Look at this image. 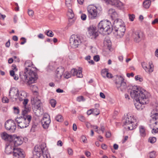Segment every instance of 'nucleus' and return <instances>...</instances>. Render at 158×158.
Masks as SVG:
<instances>
[{
    "mask_svg": "<svg viewBox=\"0 0 158 158\" xmlns=\"http://www.w3.org/2000/svg\"><path fill=\"white\" fill-rule=\"evenodd\" d=\"M130 94L132 98L135 99L136 102L134 105L138 110H142L144 107L143 105L149 102L150 94L145 90H141L137 86L132 87Z\"/></svg>",
    "mask_w": 158,
    "mask_h": 158,
    "instance_id": "1",
    "label": "nucleus"
},
{
    "mask_svg": "<svg viewBox=\"0 0 158 158\" xmlns=\"http://www.w3.org/2000/svg\"><path fill=\"white\" fill-rule=\"evenodd\" d=\"M32 65V62L30 60H27L24 64L25 67L24 73L22 77L23 80L27 82L29 84H31L35 82L38 79V76L36 72H34L32 69H30Z\"/></svg>",
    "mask_w": 158,
    "mask_h": 158,
    "instance_id": "2",
    "label": "nucleus"
},
{
    "mask_svg": "<svg viewBox=\"0 0 158 158\" xmlns=\"http://www.w3.org/2000/svg\"><path fill=\"white\" fill-rule=\"evenodd\" d=\"M30 111L29 108H25L22 110V116L16 118L15 121L18 124V126L21 128H24L28 127L31 122L32 117L30 115L27 114Z\"/></svg>",
    "mask_w": 158,
    "mask_h": 158,
    "instance_id": "3",
    "label": "nucleus"
},
{
    "mask_svg": "<svg viewBox=\"0 0 158 158\" xmlns=\"http://www.w3.org/2000/svg\"><path fill=\"white\" fill-rule=\"evenodd\" d=\"M98 26V31L103 34H109L113 31V27L110 22L107 20L101 21Z\"/></svg>",
    "mask_w": 158,
    "mask_h": 158,
    "instance_id": "4",
    "label": "nucleus"
},
{
    "mask_svg": "<svg viewBox=\"0 0 158 158\" xmlns=\"http://www.w3.org/2000/svg\"><path fill=\"white\" fill-rule=\"evenodd\" d=\"M125 26L123 21L120 19H117L114 22V26L113 27V32L116 33V35L120 36H123L125 31Z\"/></svg>",
    "mask_w": 158,
    "mask_h": 158,
    "instance_id": "5",
    "label": "nucleus"
},
{
    "mask_svg": "<svg viewBox=\"0 0 158 158\" xmlns=\"http://www.w3.org/2000/svg\"><path fill=\"white\" fill-rule=\"evenodd\" d=\"M20 148L15 149L14 147H11L9 145L6 147L5 152L7 154L12 153L13 158H24L25 155L23 152Z\"/></svg>",
    "mask_w": 158,
    "mask_h": 158,
    "instance_id": "6",
    "label": "nucleus"
},
{
    "mask_svg": "<svg viewBox=\"0 0 158 158\" xmlns=\"http://www.w3.org/2000/svg\"><path fill=\"white\" fill-rule=\"evenodd\" d=\"M47 150L46 144L44 143H42L40 145H36L32 152L34 158H39L41 154L43 156Z\"/></svg>",
    "mask_w": 158,
    "mask_h": 158,
    "instance_id": "7",
    "label": "nucleus"
},
{
    "mask_svg": "<svg viewBox=\"0 0 158 158\" xmlns=\"http://www.w3.org/2000/svg\"><path fill=\"white\" fill-rule=\"evenodd\" d=\"M150 127L152 130V133H158V112L152 113V115L151 116Z\"/></svg>",
    "mask_w": 158,
    "mask_h": 158,
    "instance_id": "8",
    "label": "nucleus"
},
{
    "mask_svg": "<svg viewBox=\"0 0 158 158\" xmlns=\"http://www.w3.org/2000/svg\"><path fill=\"white\" fill-rule=\"evenodd\" d=\"M88 17L89 19H94L97 18V8L93 5H90L87 7Z\"/></svg>",
    "mask_w": 158,
    "mask_h": 158,
    "instance_id": "9",
    "label": "nucleus"
},
{
    "mask_svg": "<svg viewBox=\"0 0 158 158\" xmlns=\"http://www.w3.org/2000/svg\"><path fill=\"white\" fill-rule=\"evenodd\" d=\"M82 42V40L79 37L73 35L71 36L69 39V43L71 47L75 48L78 47V46Z\"/></svg>",
    "mask_w": 158,
    "mask_h": 158,
    "instance_id": "10",
    "label": "nucleus"
},
{
    "mask_svg": "<svg viewBox=\"0 0 158 158\" xmlns=\"http://www.w3.org/2000/svg\"><path fill=\"white\" fill-rule=\"evenodd\" d=\"M132 119V117L127 114L122 120L123 126L127 125H130L127 126V128L129 130H132L135 128V126H133V122Z\"/></svg>",
    "mask_w": 158,
    "mask_h": 158,
    "instance_id": "11",
    "label": "nucleus"
},
{
    "mask_svg": "<svg viewBox=\"0 0 158 158\" xmlns=\"http://www.w3.org/2000/svg\"><path fill=\"white\" fill-rule=\"evenodd\" d=\"M10 142L11 145L14 144V146H18L23 143V139L22 137L17 136L16 135H13L10 137Z\"/></svg>",
    "mask_w": 158,
    "mask_h": 158,
    "instance_id": "12",
    "label": "nucleus"
},
{
    "mask_svg": "<svg viewBox=\"0 0 158 158\" xmlns=\"http://www.w3.org/2000/svg\"><path fill=\"white\" fill-rule=\"evenodd\" d=\"M115 84L118 89H120L122 91L126 89V83L124 81V79L121 76L119 77L118 80H116Z\"/></svg>",
    "mask_w": 158,
    "mask_h": 158,
    "instance_id": "13",
    "label": "nucleus"
},
{
    "mask_svg": "<svg viewBox=\"0 0 158 158\" xmlns=\"http://www.w3.org/2000/svg\"><path fill=\"white\" fill-rule=\"evenodd\" d=\"M5 126L7 130L12 133L14 132L16 128V125L15 121L12 119H9L6 121L5 123Z\"/></svg>",
    "mask_w": 158,
    "mask_h": 158,
    "instance_id": "14",
    "label": "nucleus"
},
{
    "mask_svg": "<svg viewBox=\"0 0 158 158\" xmlns=\"http://www.w3.org/2000/svg\"><path fill=\"white\" fill-rule=\"evenodd\" d=\"M50 122V116L48 114L45 115L41 121L43 127L45 129L48 128Z\"/></svg>",
    "mask_w": 158,
    "mask_h": 158,
    "instance_id": "15",
    "label": "nucleus"
},
{
    "mask_svg": "<svg viewBox=\"0 0 158 158\" xmlns=\"http://www.w3.org/2000/svg\"><path fill=\"white\" fill-rule=\"evenodd\" d=\"M19 92V91L17 89L14 87L11 88L9 93L10 98L12 99H15L16 100L18 99Z\"/></svg>",
    "mask_w": 158,
    "mask_h": 158,
    "instance_id": "16",
    "label": "nucleus"
},
{
    "mask_svg": "<svg viewBox=\"0 0 158 158\" xmlns=\"http://www.w3.org/2000/svg\"><path fill=\"white\" fill-rule=\"evenodd\" d=\"M134 41L136 42H140L143 37V33L139 30L134 31L133 34Z\"/></svg>",
    "mask_w": 158,
    "mask_h": 158,
    "instance_id": "17",
    "label": "nucleus"
},
{
    "mask_svg": "<svg viewBox=\"0 0 158 158\" xmlns=\"http://www.w3.org/2000/svg\"><path fill=\"white\" fill-rule=\"evenodd\" d=\"M88 31L89 35L92 36L94 38H96L98 35V31H97L95 27H90L88 28Z\"/></svg>",
    "mask_w": 158,
    "mask_h": 158,
    "instance_id": "18",
    "label": "nucleus"
},
{
    "mask_svg": "<svg viewBox=\"0 0 158 158\" xmlns=\"http://www.w3.org/2000/svg\"><path fill=\"white\" fill-rule=\"evenodd\" d=\"M31 100L32 102H33V103L35 104V107L37 110H40L42 105V103L40 102V100L38 99L37 98H35L32 99Z\"/></svg>",
    "mask_w": 158,
    "mask_h": 158,
    "instance_id": "19",
    "label": "nucleus"
},
{
    "mask_svg": "<svg viewBox=\"0 0 158 158\" xmlns=\"http://www.w3.org/2000/svg\"><path fill=\"white\" fill-rule=\"evenodd\" d=\"M109 15L110 16L112 19L114 20L118 17V15L115 10L113 9H110L108 12Z\"/></svg>",
    "mask_w": 158,
    "mask_h": 158,
    "instance_id": "20",
    "label": "nucleus"
},
{
    "mask_svg": "<svg viewBox=\"0 0 158 158\" xmlns=\"http://www.w3.org/2000/svg\"><path fill=\"white\" fill-rule=\"evenodd\" d=\"M64 71V68L61 66L58 67L56 70V76L58 78H60Z\"/></svg>",
    "mask_w": 158,
    "mask_h": 158,
    "instance_id": "21",
    "label": "nucleus"
},
{
    "mask_svg": "<svg viewBox=\"0 0 158 158\" xmlns=\"http://www.w3.org/2000/svg\"><path fill=\"white\" fill-rule=\"evenodd\" d=\"M113 6L116 7L119 9H121L123 8V4L119 0H114Z\"/></svg>",
    "mask_w": 158,
    "mask_h": 158,
    "instance_id": "22",
    "label": "nucleus"
},
{
    "mask_svg": "<svg viewBox=\"0 0 158 158\" xmlns=\"http://www.w3.org/2000/svg\"><path fill=\"white\" fill-rule=\"evenodd\" d=\"M27 96V94L26 92L24 91H22L20 93L19 92L18 99H19L20 101H21L26 98Z\"/></svg>",
    "mask_w": 158,
    "mask_h": 158,
    "instance_id": "23",
    "label": "nucleus"
},
{
    "mask_svg": "<svg viewBox=\"0 0 158 158\" xmlns=\"http://www.w3.org/2000/svg\"><path fill=\"white\" fill-rule=\"evenodd\" d=\"M139 132L140 135L143 137H144L146 135L145 130L143 126H140L139 127Z\"/></svg>",
    "mask_w": 158,
    "mask_h": 158,
    "instance_id": "24",
    "label": "nucleus"
},
{
    "mask_svg": "<svg viewBox=\"0 0 158 158\" xmlns=\"http://www.w3.org/2000/svg\"><path fill=\"white\" fill-rule=\"evenodd\" d=\"M67 15L69 19H73L74 18V15L72 9L69 8Z\"/></svg>",
    "mask_w": 158,
    "mask_h": 158,
    "instance_id": "25",
    "label": "nucleus"
},
{
    "mask_svg": "<svg viewBox=\"0 0 158 158\" xmlns=\"http://www.w3.org/2000/svg\"><path fill=\"white\" fill-rule=\"evenodd\" d=\"M150 0H146L143 2V6L145 8H148L151 5Z\"/></svg>",
    "mask_w": 158,
    "mask_h": 158,
    "instance_id": "26",
    "label": "nucleus"
},
{
    "mask_svg": "<svg viewBox=\"0 0 158 158\" xmlns=\"http://www.w3.org/2000/svg\"><path fill=\"white\" fill-rule=\"evenodd\" d=\"M12 136L11 135H9L6 133L5 132H3L2 135V139L6 140H8L10 141V137Z\"/></svg>",
    "mask_w": 158,
    "mask_h": 158,
    "instance_id": "27",
    "label": "nucleus"
},
{
    "mask_svg": "<svg viewBox=\"0 0 158 158\" xmlns=\"http://www.w3.org/2000/svg\"><path fill=\"white\" fill-rule=\"evenodd\" d=\"M15 72L13 70H10V75L11 76L13 77L14 79L15 80H17L18 79L19 77L18 76H16V75L15 74Z\"/></svg>",
    "mask_w": 158,
    "mask_h": 158,
    "instance_id": "28",
    "label": "nucleus"
},
{
    "mask_svg": "<svg viewBox=\"0 0 158 158\" xmlns=\"http://www.w3.org/2000/svg\"><path fill=\"white\" fill-rule=\"evenodd\" d=\"M55 120L58 122H62L63 121V118L62 116L60 114H58L55 118Z\"/></svg>",
    "mask_w": 158,
    "mask_h": 158,
    "instance_id": "29",
    "label": "nucleus"
},
{
    "mask_svg": "<svg viewBox=\"0 0 158 158\" xmlns=\"http://www.w3.org/2000/svg\"><path fill=\"white\" fill-rule=\"evenodd\" d=\"M108 73V69H105L102 70L101 74L103 77H106L107 73Z\"/></svg>",
    "mask_w": 158,
    "mask_h": 158,
    "instance_id": "30",
    "label": "nucleus"
},
{
    "mask_svg": "<svg viewBox=\"0 0 158 158\" xmlns=\"http://www.w3.org/2000/svg\"><path fill=\"white\" fill-rule=\"evenodd\" d=\"M93 114L95 116H97L100 114V111L97 108L92 109Z\"/></svg>",
    "mask_w": 158,
    "mask_h": 158,
    "instance_id": "31",
    "label": "nucleus"
},
{
    "mask_svg": "<svg viewBox=\"0 0 158 158\" xmlns=\"http://www.w3.org/2000/svg\"><path fill=\"white\" fill-rule=\"evenodd\" d=\"M149 73L152 72L153 70L154 65L152 61H150L149 62Z\"/></svg>",
    "mask_w": 158,
    "mask_h": 158,
    "instance_id": "32",
    "label": "nucleus"
},
{
    "mask_svg": "<svg viewBox=\"0 0 158 158\" xmlns=\"http://www.w3.org/2000/svg\"><path fill=\"white\" fill-rule=\"evenodd\" d=\"M38 125V123H36L33 122L32 123L31 128V131L34 132L35 131V129Z\"/></svg>",
    "mask_w": 158,
    "mask_h": 158,
    "instance_id": "33",
    "label": "nucleus"
},
{
    "mask_svg": "<svg viewBox=\"0 0 158 158\" xmlns=\"http://www.w3.org/2000/svg\"><path fill=\"white\" fill-rule=\"evenodd\" d=\"M72 0H66L65 4L67 7H69L72 6Z\"/></svg>",
    "mask_w": 158,
    "mask_h": 158,
    "instance_id": "34",
    "label": "nucleus"
},
{
    "mask_svg": "<svg viewBox=\"0 0 158 158\" xmlns=\"http://www.w3.org/2000/svg\"><path fill=\"white\" fill-rule=\"evenodd\" d=\"M71 76L72 75L71 74V73L69 72H65L64 74V77L66 79H68L69 78L71 77Z\"/></svg>",
    "mask_w": 158,
    "mask_h": 158,
    "instance_id": "35",
    "label": "nucleus"
},
{
    "mask_svg": "<svg viewBox=\"0 0 158 158\" xmlns=\"http://www.w3.org/2000/svg\"><path fill=\"white\" fill-rule=\"evenodd\" d=\"M50 103L52 107H55L56 104V101L53 99H51L50 101Z\"/></svg>",
    "mask_w": 158,
    "mask_h": 158,
    "instance_id": "36",
    "label": "nucleus"
},
{
    "mask_svg": "<svg viewBox=\"0 0 158 158\" xmlns=\"http://www.w3.org/2000/svg\"><path fill=\"white\" fill-rule=\"evenodd\" d=\"M76 76L77 77L81 78L83 77V75L82 73V71L80 70H78Z\"/></svg>",
    "mask_w": 158,
    "mask_h": 158,
    "instance_id": "37",
    "label": "nucleus"
},
{
    "mask_svg": "<svg viewBox=\"0 0 158 158\" xmlns=\"http://www.w3.org/2000/svg\"><path fill=\"white\" fill-rule=\"evenodd\" d=\"M156 141V138L155 137H150L148 139V142L151 143H154Z\"/></svg>",
    "mask_w": 158,
    "mask_h": 158,
    "instance_id": "38",
    "label": "nucleus"
},
{
    "mask_svg": "<svg viewBox=\"0 0 158 158\" xmlns=\"http://www.w3.org/2000/svg\"><path fill=\"white\" fill-rule=\"evenodd\" d=\"M77 71L78 70L76 69H71L70 72L72 76H76Z\"/></svg>",
    "mask_w": 158,
    "mask_h": 158,
    "instance_id": "39",
    "label": "nucleus"
},
{
    "mask_svg": "<svg viewBox=\"0 0 158 158\" xmlns=\"http://www.w3.org/2000/svg\"><path fill=\"white\" fill-rule=\"evenodd\" d=\"M149 156L150 158H154L156 156L155 152L153 151L149 153Z\"/></svg>",
    "mask_w": 158,
    "mask_h": 158,
    "instance_id": "40",
    "label": "nucleus"
},
{
    "mask_svg": "<svg viewBox=\"0 0 158 158\" xmlns=\"http://www.w3.org/2000/svg\"><path fill=\"white\" fill-rule=\"evenodd\" d=\"M77 100L78 102H81V101L84 102L85 101V99L84 98L83 96H82L78 97L77 98Z\"/></svg>",
    "mask_w": 158,
    "mask_h": 158,
    "instance_id": "41",
    "label": "nucleus"
},
{
    "mask_svg": "<svg viewBox=\"0 0 158 158\" xmlns=\"http://www.w3.org/2000/svg\"><path fill=\"white\" fill-rule=\"evenodd\" d=\"M44 153L43 156L44 158H51L50 154L48 153V150L46 151Z\"/></svg>",
    "mask_w": 158,
    "mask_h": 158,
    "instance_id": "42",
    "label": "nucleus"
},
{
    "mask_svg": "<svg viewBox=\"0 0 158 158\" xmlns=\"http://www.w3.org/2000/svg\"><path fill=\"white\" fill-rule=\"evenodd\" d=\"M81 140L84 143H86L87 140L86 137L84 135H82L81 137Z\"/></svg>",
    "mask_w": 158,
    "mask_h": 158,
    "instance_id": "43",
    "label": "nucleus"
},
{
    "mask_svg": "<svg viewBox=\"0 0 158 158\" xmlns=\"http://www.w3.org/2000/svg\"><path fill=\"white\" fill-rule=\"evenodd\" d=\"M107 4H108L113 6L114 0H104Z\"/></svg>",
    "mask_w": 158,
    "mask_h": 158,
    "instance_id": "44",
    "label": "nucleus"
},
{
    "mask_svg": "<svg viewBox=\"0 0 158 158\" xmlns=\"http://www.w3.org/2000/svg\"><path fill=\"white\" fill-rule=\"evenodd\" d=\"M129 18L130 21H133L135 18V16L134 14H129Z\"/></svg>",
    "mask_w": 158,
    "mask_h": 158,
    "instance_id": "45",
    "label": "nucleus"
},
{
    "mask_svg": "<svg viewBox=\"0 0 158 158\" xmlns=\"http://www.w3.org/2000/svg\"><path fill=\"white\" fill-rule=\"evenodd\" d=\"M23 100H24L23 102V104L24 105V108L23 110H24L25 108H27L26 107V105L28 103V100L26 98L24 99H23Z\"/></svg>",
    "mask_w": 158,
    "mask_h": 158,
    "instance_id": "46",
    "label": "nucleus"
},
{
    "mask_svg": "<svg viewBox=\"0 0 158 158\" xmlns=\"http://www.w3.org/2000/svg\"><path fill=\"white\" fill-rule=\"evenodd\" d=\"M46 35L48 36L52 37L54 35L53 32L51 31H47Z\"/></svg>",
    "mask_w": 158,
    "mask_h": 158,
    "instance_id": "47",
    "label": "nucleus"
},
{
    "mask_svg": "<svg viewBox=\"0 0 158 158\" xmlns=\"http://www.w3.org/2000/svg\"><path fill=\"white\" fill-rule=\"evenodd\" d=\"M87 17L86 15L85 14L82 13L81 16V19L83 21L86 20Z\"/></svg>",
    "mask_w": 158,
    "mask_h": 158,
    "instance_id": "48",
    "label": "nucleus"
},
{
    "mask_svg": "<svg viewBox=\"0 0 158 158\" xmlns=\"http://www.w3.org/2000/svg\"><path fill=\"white\" fill-rule=\"evenodd\" d=\"M94 60L96 62L99 61L100 60L99 56L98 55L95 56H94Z\"/></svg>",
    "mask_w": 158,
    "mask_h": 158,
    "instance_id": "49",
    "label": "nucleus"
},
{
    "mask_svg": "<svg viewBox=\"0 0 158 158\" xmlns=\"http://www.w3.org/2000/svg\"><path fill=\"white\" fill-rule=\"evenodd\" d=\"M135 80L137 81H139L140 82H141L143 81V79L141 77H139L138 76H136L135 77Z\"/></svg>",
    "mask_w": 158,
    "mask_h": 158,
    "instance_id": "50",
    "label": "nucleus"
},
{
    "mask_svg": "<svg viewBox=\"0 0 158 158\" xmlns=\"http://www.w3.org/2000/svg\"><path fill=\"white\" fill-rule=\"evenodd\" d=\"M14 113L16 114H18L19 113V110L18 107H13Z\"/></svg>",
    "mask_w": 158,
    "mask_h": 158,
    "instance_id": "51",
    "label": "nucleus"
},
{
    "mask_svg": "<svg viewBox=\"0 0 158 158\" xmlns=\"http://www.w3.org/2000/svg\"><path fill=\"white\" fill-rule=\"evenodd\" d=\"M20 40H23V41L21 42L20 44L23 45L26 42V39L24 37H22L21 38Z\"/></svg>",
    "mask_w": 158,
    "mask_h": 158,
    "instance_id": "52",
    "label": "nucleus"
},
{
    "mask_svg": "<svg viewBox=\"0 0 158 158\" xmlns=\"http://www.w3.org/2000/svg\"><path fill=\"white\" fill-rule=\"evenodd\" d=\"M69 21L68 25L69 26L71 25L74 22V21L73 19H69Z\"/></svg>",
    "mask_w": 158,
    "mask_h": 158,
    "instance_id": "53",
    "label": "nucleus"
},
{
    "mask_svg": "<svg viewBox=\"0 0 158 158\" xmlns=\"http://www.w3.org/2000/svg\"><path fill=\"white\" fill-rule=\"evenodd\" d=\"M28 13L29 15L31 16H32L34 14V12L32 10H28Z\"/></svg>",
    "mask_w": 158,
    "mask_h": 158,
    "instance_id": "54",
    "label": "nucleus"
},
{
    "mask_svg": "<svg viewBox=\"0 0 158 158\" xmlns=\"http://www.w3.org/2000/svg\"><path fill=\"white\" fill-rule=\"evenodd\" d=\"M79 119L82 122H84L85 121V118L82 115H81L79 117Z\"/></svg>",
    "mask_w": 158,
    "mask_h": 158,
    "instance_id": "55",
    "label": "nucleus"
},
{
    "mask_svg": "<svg viewBox=\"0 0 158 158\" xmlns=\"http://www.w3.org/2000/svg\"><path fill=\"white\" fill-rule=\"evenodd\" d=\"M69 155H72L73 153V150L69 148H68L67 149Z\"/></svg>",
    "mask_w": 158,
    "mask_h": 158,
    "instance_id": "56",
    "label": "nucleus"
},
{
    "mask_svg": "<svg viewBox=\"0 0 158 158\" xmlns=\"http://www.w3.org/2000/svg\"><path fill=\"white\" fill-rule=\"evenodd\" d=\"M111 136V133L109 131L106 132V136L107 138H110Z\"/></svg>",
    "mask_w": 158,
    "mask_h": 158,
    "instance_id": "57",
    "label": "nucleus"
},
{
    "mask_svg": "<svg viewBox=\"0 0 158 158\" xmlns=\"http://www.w3.org/2000/svg\"><path fill=\"white\" fill-rule=\"evenodd\" d=\"M12 70L15 71H16L18 70V69L17 68L15 64H13L12 65Z\"/></svg>",
    "mask_w": 158,
    "mask_h": 158,
    "instance_id": "58",
    "label": "nucleus"
},
{
    "mask_svg": "<svg viewBox=\"0 0 158 158\" xmlns=\"http://www.w3.org/2000/svg\"><path fill=\"white\" fill-rule=\"evenodd\" d=\"M2 101L4 103H8L9 102V99L7 98H4L2 99Z\"/></svg>",
    "mask_w": 158,
    "mask_h": 158,
    "instance_id": "59",
    "label": "nucleus"
},
{
    "mask_svg": "<svg viewBox=\"0 0 158 158\" xmlns=\"http://www.w3.org/2000/svg\"><path fill=\"white\" fill-rule=\"evenodd\" d=\"M13 58H14L15 61L16 62H19L20 61L19 59V58H18L17 56H14L13 57Z\"/></svg>",
    "mask_w": 158,
    "mask_h": 158,
    "instance_id": "60",
    "label": "nucleus"
},
{
    "mask_svg": "<svg viewBox=\"0 0 158 158\" xmlns=\"http://www.w3.org/2000/svg\"><path fill=\"white\" fill-rule=\"evenodd\" d=\"M156 23H158V19L156 18L152 22V24H154Z\"/></svg>",
    "mask_w": 158,
    "mask_h": 158,
    "instance_id": "61",
    "label": "nucleus"
},
{
    "mask_svg": "<svg viewBox=\"0 0 158 158\" xmlns=\"http://www.w3.org/2000/svg\"><path fill=\"white\" fill-rule=\"evenodd\" d=\"M10 40H8V41L6 42V47L9 48L10 45Z\"/></svg>",
    "mask_w": 158,
    "mask_h": 158,
    "instance_id": "62",
    "label": "nucleus"
},
{
    "mask_svg": "<svg viewBox=\"0 0 158 158\" xmlns=\"http://www.w3.org/2000/svg\"><path fill=\"white\" fill-rule=\"evenodd\" d=\"M106 77L108 78H111L112 77V76L111 74L108 72L107 73V74L106 75Z\"/></svg>",
    "mask_w": 158,
    "mask_h": 158,
    "instance_id": "63",
    "label": "nucleus"
},
{
    "mask_svg": "<svg viewBox=\"0 0 158 158\" xmlns=\"http://www.w3.org/2000/svg\"><path fill=\"white\" fill-rule=\"evenodd\" d=\"M56 91L57 93H63L64 91L63 90L61 89L60 88H58L56 89Z\"/></svg>",
    "mask_w": 158,
    "mask_h": 158,
    "instance_id": "64",
    "label": "nucleus"
}]
</instances>
